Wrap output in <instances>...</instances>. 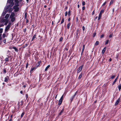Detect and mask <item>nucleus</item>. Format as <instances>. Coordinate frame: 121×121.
I'll return each instance as SVG.
<instances>
[{
	"label": "nucleus",
	"mask_w": 121,
	"mask_h": 121,
	"mask_svg": "<svg viewBox=\"0 0 121 121\" xmlns=\"http://www.w3.org/2000/svg\"><path fill=\"white\" fill-rule=\"evenodd\" d=\"M20 93L21 94H22L23 93L22 91H21L20 92Z\"/></svg>",
	"instance_id": "nucleus-63"
},
{
	"label": "nucleus",
	"mask_w": 121,
	"mask_h": 121,
	"mask_svg": "<svg viewBox=\"0 0 121 121\" xmlns=\"http://www.w3.org/2000/svg\"><path fill=\"white\" fill-rule=\"evenodd\" d=\"M3 71L5 73L6 72V70L5 69H4L3 70Z\"/></svg>",
	"instance_id": "nucleus-57"
},
{
	"label": "nucleus",
	"mask_w": 121,
	"mask_h": 121,
	"mask_svg": "<svg viewBox=\"0 0 121 121\" xmlns=\"http://www.w3.org/2000/svg\"><path fill=\"white\" fill-rule=\"evenodd\" d=\"M64 18H63L62 19V21L61 22V23H63L64 22Z\"/></svg>",
	"instance_id": "nucleus-31"
},
{
	"label": "nucleus",
	"mask_w": 121,
	"mask_h": 121,
	"mask_svg": "<svg viewBox=\"0 0 121 121\" xmlns=\"http://www.w3.org/2000/svg\"><path fill=\"white\" fill-rule=\"evenodd\" d=\"M96 34V33L95 32L93 34V37H94L95 36V35Z\"/></svg>",
	"instance_id": "nucleus-36"
},
{
	"label": "nucleus",
	"mask_w": 121,
	"mask_h": 121,
	"mask_svg": "<svg viewBox=\"0 0 121 121\" xmlns=\"http://www.w3.org/2000/svg\"><path fill=\"white\" fill-rule=\"evenodd\" d=\"M85 9V7L84 6H83L82 8V9L83 10H84Z\"/></svg>",
	"instance_id": "nucleus-58"
},
{
	"label": "nucleus",
	"mask_w": 121,
	"mask_h": 121,
	"mask_svg": "<svg viewBox=\"0 0 121 121\" xmlns=\"http://www.w3.org/2000/svg\"><path fill=\"white\" fill-rule=\"evenodd\" d=\"M106 1L102 5V6H104L105 4L106 3Z\"/></svg>",
	"instance_id": "nucleus-40"
},
{
	"label": "nucleus",
	"mask_w": 121,
	"mask_h": 121,
	"mask_svg": "<svg viewBox=\"0 0 121 121\" xmlns=\"http://www.w3.org/2000/svg\"><path fill=\"white\" fill-rule=\"evenodd\" d=\"M9 78V77L8 76H7L6 77H5L4 78V82H7L8 81V79Z\"/></svg>",
	"instance_id": "nucleus-11"
},
{
	"label": "nucleus",
	"mask_w": 121,
	"mask_h": 121,
	"mask_svg": "<svg viewBox=\"0 0 121 121\" xmlns=\"http://www.w3.org/2000/svg\"><path fill=\"white\" fill-rule=\"evenodd\" d=\"M25 19H27V13H26L25 14Z\"/></svg>",
	"instance_id": "nucleus-25"
},
{
	"label": "nucleus",
	"mask_w": 121,
	"mask_h": 121,
	"mask_svg": "<svg viewBox=\"0 0 121 121\" xmlns=\"http://www.w3.org/2000/svg\"><path fill=\"white\" fill-rule=\"evenodd\" d=\"M15 15L14 13H11L10 15V17H14V16H15Z\"/></svg>",
	"instance_id": "nucleus-13"
},
{
	"label": "nucleus",
	"mask_w": 121,
	"mask_h": 121,
	"mask_svg": "<svg viewBox=\"0 0 121 121\" xmlns=\"http://www.w3.org/2000/svg\"><path fill=\"white\" fill-rule=\"evenodd\" d=\"M10 18L11 19V21L12 22H14L15 20V18L14 17H10Z\"/></svg>",
	"instance_id": "nucleus-17"
},
{
	"label": "nucleus",
	"mask_w": 121,
	"mask_h": 121,
	"mask_svg": "<svg viewBox=\"0 0 121 121\" xmlns=\"http://www.w3.org/2000/svg\"><path fill=\"white\" fill-rule=\"evenodd\" d=\"M82 30H85V27L84 26H83L82 27Z\"/></svg>",
	"instance_id": "nucleus-50"
},
{
	"label": "nucleus",
	"mask_w": 121,
	"mask_h": 121,
	"mask_svg": "<svg viewBox=\"0 0 121 121\" xmlns=\"http://www.w3.org/2000/svg\"><path fill=\"white\" fill-rule=\"evenodd\" d=\"M15 2H19L20 1L19 0H15Z\"/></svg>",
	"instance_id": "nucleus-43"
},
{
	"label": "nucleus",
	"mask_w": 121,
	"mask_h": 121,
	"mask_svg": "<svg viewBox=\"0 0 121 121\" xmlns=\"http://www.w3.org/2000/svg\"><path fill=\"white\" fill-rule=\"evenodd\" d=\"M9 21L7 19L4 18L2 19L1 20V22H5L4 24L5 25H6L8 23Z\"/></svg>",
	"instance_id": "nucleus-2"
},
{
	"label": "nucleus",
	"mask_w": 121,
	"mask_h": 121,
	"mask_svg": "<svg viewBox=\"0 0 121 121\" xmlns=\"http://www.w3.org/2000/svg\"><path fill=\"white\" fill-rule=\"evenodd\" d=\"M26 22L27 23L28 22H29V20L27 19H26Z\"/></svg>",
	"instance_id": "nucleus-61"
},
{
	"label": "nucleus",
	"mask_w": 121,
	"mask_h": 121,
	"mask_svg": "<svg viewBox=\"0 0 121 121\" xmlns=\"http://www.w3.org/2000/svg\"><path fill=\"white\" fill-rule=\"evenodd\" d=\"M99 42L98 41H96L95 43V45H97L99 44Z\"/></svg>",
	"instance_id": "nucleus-26"
},
{
	"label": "nucleus",
	"mask_w": 121,
	"mask_h": 121,
	"mask_svg": "<svg viewBox=\"0 0 121 121\" xmlns=\"http://www.w3.org/2000/svg\"><path fill=\"white\" fill-rule=\"evenodd\" d=\"M36 35L35 34L32 37V41L34 39H35L36 38Z\"/></svg>",
	"instance_id": "nucleus-23"
},
{
	"label": "nucleus",
	"mask_w": 121,
	"mask_h": 121,
	"mask_svg": "<svg viewBox=\"0 0 121 121\" xmlns=\"http://www.w3.org/2000/svg\"><path fill=\"white\" fill-rule=\"evenodd\" d=\"M62 39V38H61L60 39V41H61Z\"/></svg>",
	"instance_id": "nucleus-62"
},
{
	"label": "nucleus",
	"mask_w": 121,
	"mask_h": 121,
	"mask_svg": "<svg viewBox=\"0 0 121 121\" xmlns=\"http://www.w3.org/2000/svg\"><path fill=\"white\" fill-rule=\"evenodd\" d=\"M11 25V23L9 22V23L8 25L7 26L10 27V26Z\"/></svg>",
	"instance_id": "nucleus-41"
},
{
	"label": "nucleus",
	"mask_w": 121,
	"mask_h": 121,
	"mask_svg": "<svg viewBox=\"0 0 121 121\" xmlns=\"http://www.w3.org/2000/svg\"><path fill=\"white\" fill-rule=\"evenodd\" d=\"M14 49H15V50L16 51H17L18 50L15 47H14Z\"/></svg>",
	"instance_id": "nucleus-51"
},
{
	"label": "nucleus",
	"mask_w": 121,
	"mask_h": 121,
	"mask_svg": "<svg viewBox=\"0 0 121 121\" xmlns=\"http://www.w3.org/2000/svg\"><path fill=\"white\" fill-rule=\"evenodd\" d=\"M26 31V28L23 29V31L24 32H25Z\"/></svg>",
	"instance_id": "nucleus-49"
},
{
	"label": "nucleus",
	"mask_w": 121,
	"mask_h": 121,
	"mask_svg": "<svg viewBox=\"0 0 121 121\" xmlns=\"http://www.w3.org/2000/svg\"><path fill=\"white\" fill-rule=\"evenodd\" d=\"M83 66V65L81 66L78 68L77 70V73H79L81 71L82 69Z\"/></svg>",
	"instance_id": "nucleus-6"
},
{
	"label": "nucleus",
	"mask_w": 121,
	"mask_h": 121,
	"mask_svg": "<svg viewBox=\"0 0 121 121\" xmlns=\"http://www.w3.org/2000/svg\"><path fill=\"white\" fill-rule=\"evenodd\" d=\"M115 75H112V76L110 78V79H113V78H114L115 77Z\"/></svg>",
	"instance_id": "nucleus-33"
},
{
	"label": "nucleus",
	"mask_w": 121,
	"mask_h": 121,
	"mask_svg": "<svg viewBox=\"0 0 121 121\" xmlns=\"http://www.w3.org/2000/svg\"><path fill=\"white\" fill-rule=\"evenodd\" d=\"M28 65V63H27L26 65V68H27Z\"/></svg>",
	"instance_id": "nucleus-44"
},
{
	"label": "nucleus",
	"mask_w": 121,
	"mask_h": 121,
	"mask_svg": "<svg viewBox=\"0 0 121 121\" xmlns=\"http://www.w3.org/2000/svg\"><path fill=\"white\" fill-rule=\"evenodd\" d=\"M68 14V13L67 11H66L65 13V16H67Z\"/></svg>",
	"instance_id": "nucleus-42"
},
{
	"label": "nucleus",
	"mask_w": 121,
	"mask_h": 121,
	"mask_svg": "<svg viewBox=\"0 0 121 121\" xmlns=\"http://www.w3.org/2000/svg\"><path fill=\"white\" fill-rule=\"evenodd\" d=\"M104 10L102 9L100 11L99 14V17L98 18V20H99L100 19L101 17L102 16V14L104 12Z\"/></svg>",
	"instance_id": "nucleus-3"
},
{
	"label": "nucleus",
	"mask_w": 121,
	"mask_h": 121,
	"mask_svg": "<svg viewBox=\"0 0 121 121\" xmlns=\"http://www.w3.org/2000/svg\"><path fill=\"white\" fill-rule=\"evenodd\" d=\"M106 48L105 47L102 50V53L103 54H104V53L105 52V51L106 50Z\"/></svg>",
	"instance_id": "nucleus-14"
},
{
	"label": "nucleus",
	"mask_w": 121,
	"mask_h": 121,
	"mask_svg": "<svg viewBox=\"0 0 121 121\" xmlns=\"http://www.w3.org/2000/svg\"><path fill=\"white\" fill-rule=\"evenodd\" d=\"M13 8L14 9V11L15 12H18L19 10V7L16 6H14L13 7Z\"/></svg>",
	"instance_id": "nucleus-4"
},
{
	"label": "nucleus",
	"mask_w": 121,
	"mask_h": 121,
	"mask_svg": "<svg viewBox=\"0 0 121 121\" xmlns=\"http://www.w3.org/2000/svg\"><path fill=\"white\" fill-rule=\"evenodd\" d=\"M94 13H95V12H94V11L92 12V15H93L94 14Z\"/></svg>",
	"instance_id": "nucleus-60"
},
{
	"label": "nucleus",
	"mask_w": 121,
	"mask_h": 121,
	"mask_svg": "<svg viewBox=\"0 0 121 121\" xmlns=\"http://www.w3.org/2000/svg\"><path fill=\"white\" fill-rule=\"evenodd\" d=\"M10 28V27L7 26L5 28V33L6 31H7Z\"/></svg>",
	"instance_id": "nucleus-10"
},
{
	"label": "nucleus",
	"mask_w": 121,
	"mask_h": 121,
	"mask_svg": "<svg viewBox=\"0 0 121 121\" xmlns=\"http://www.w3.org/2000/svg\"><path fill=\"white\" fill-rule=\"evenodd\" d=\"M16 3H15V6H17V7H18V6H19V2H15Z\"/></svg>",
	"instance_id": "nucleus-21"
},
{
	"label": "nucleus",
	"mask_w": 121,
	"mask_h": 121,
	"mask_svg": "<svg viewBox=\"0 0 121 121\" xmlns=\"http://www.w3.org/2000/svg\"><path fill=\"white\" fill-rule=\"evenodd\" d=\"M109 41V40H107L105 43V44H108Z\"/></svg>",
	"instance_id": "nucleus-29"
},
{
	"label": "nucleus",
	"mask_w": 121,
	"mask_h": 121,
	"mask_svg": "<svg viewBox=\"0 0 121 121\" xmlns=\"http://www.w3.org/2000/svg\"><path fill=\"white\" fill-rule=\"evenodd\" d=\"M68 15L69 16L70 15V10L69 11L68 13Z\"/></svg>",
	"instance_id": "nucleus-34"
},
{
	"label": "nucleus",
	"mask_w": 121,
	"mask_h": 121,
	"mask_svg": "<svg viewBox=\"0 0 121 121\" xmlns=\"http://www.w3.org/2000/svg\"><path fill=\"white\" fill-rule=\"evenodd\" d=\"M24 114H25V113L24 112H23L22 113V114L21 115V117H20L21 118H22V117H23Z\"/></svg>",
	"instance_id": "nucleus-27"
},
{
	"label": "nucleus",
	"mask_w": 121,
	"mask_h": 121,
	"mask_svg": "<svg viewBox=\"0 0 121 121\" xmlns=\"http://www.w3.org/2000/svg\"><path fill=\"white\" fill-rule=\"evenodd\" d=\"M9 14H6V15L5 16V18L6 19H7L9 17Z\"/></svg>",
	"instance_id": "nucleus-15"
},
{
	"label": "nucleus",
	"mask_w": 121,
	"mask_h": 121,
	"mask_svg": "<svg viewBox=\"0 0 121 121\" xmlns=\"http://www.w3.org/2000/svg\"><path fill=\"white\" fill-rule=\"evenodd\" d=\"M82 5H85V2L84 1H83L82 2Z\"/></svg>",
	"instance_id": "nucleus-39"
},
{
	"label": "nucleus",
	"mask_w": 121,
	"mask_h": 121,
	"mask_svg": "<svg viewBox=\"0 0 121 121\" xmlns=\"http://www.w3.org/2000/svg\"><path fill=\"white\" fill-rule=\"evenodd\" d=\"M63 111H64V110L63 109L60 112L59 114L58 115H60L63 112Z\"/></svg>",
	"instance_id": "nucleus-24"
},
{
	"label": "nucleus",
	"mask_w": 121,
	"mask_h": 121,
	"mask_svg": "<svg viewBox=\"0 0 121 121\" xmlns=\"http://www.w3.org/2000/svg\"><path fill=\"white\" fill-rule=\"evenodd\" d=\"M50 67V65H48L45 68V71H46Z\"/></svg>",
	"instance_id": "nucleus-18"
},
{
	"label": "nucleus",
	"mask_w": 121,
	"mask_h": 121,
	"mask_svg": "<svg viewBox=\"0 0 121 121\" xmlns=\"http://www.w3.org/2000/svg\"><path fill=\"white\" fill-rule=\"evenodd\" d=\"M12 7L11 5H8L5 8V10L7 12L10 13L13 10L12 8H11Z\"/></svg>",
	"instance_id": "nucleus-1"
},
{
	"label": "nucleus",
	"mask_w": 121,
	"mask_h": 121,
	"mask_svg": "<svg viewBox=\"0 0 121 121\" xmlns=\"http://www.w3.org/2000/svg\"><path fill=\"white\" fill-rule=\"evenodd\" d=\"M3 29L2 28L0 29V33H2L3 32Z\"/></svg>",
	"instance_id": "nucleus-32"
},
{
	"label": "nucleus",
	"mask_w": 121,
	"mask_h": 121,
	"mask_svg": "<svg viewBox=\"0 0 121 121\" xmlns=\"http://www.w3.org/2000/svg\"><path fill=\"white\" fill-rule=\"evenodd\" d=\"M70 23H69L67 24V28L68 29H69V28L70 26Z\"/></svg>",
	"instance_id": "nucleus-22"
},
{
	"label": "nucleus",
	"mask_w": 121,
	"mask_h": 121,
	"mask_svg": "<svg viewBox=\"0 0 121 121\" xmlns=\"http://www.w3.org/2000/svg\"><path fill=\"white\" fill-rule=\"evenodd\" d=\"M118 86L119 90L120 91L121 89V84H119Z\"/></svg>",
	"instance_id": "nucleus-20"
},
{
	"label": "nucleus",
	"mask_w": 121,
	"mask_h": 121,
	"mask_svg": "<svg viewBox=\"0 0 121 121\" xmlns=\"http://www.w3.org/2000/svg\"><path fill=\"white\" fill-rule=\"evenodd\" d=\"M63 95H62V96H61V97L60 98V99H62L63 100Z\"/></svg>",
	"instance_id": "nucleus-47"
},
{
	"label": "nucleus",
	"mask_w": 121,
	"mask_h": 121,
	"mask_svg": "<svg viewBox=\"0 0 121 121\" xmlns=\"http://www.w3.org/2000/svg\"><path fill=\"white\" fill-rule=\"evenodd\" d=\"M28 44H26L25 46H24V47H26L27 46Z\"/></svg>",
	"instance_id": "nucleus-56"
},
{
	"label": "nucleus",
	"mask_w": 121,
	"mask_h": 121,
	"mask_svg": "<svg viewBox=\"0 0 121 121\" xmlns=\"http://www.w3.org/2000/svg\"><path fill=\"white\" fill-rule=\"evenodd\" d=\"M113 2V0H111V1L109 5H111V4Z\"/></svg>",
	"instance_id": "nucleus-30"
},
{
	"label": "nucleus",
	"mask_w": 121,
	"mask_h": 121,
	"mask_svg": "<svg viewBox=\"0 0 121 121\" xmlns=\"http://www.w3.org/2000/svg\"><path fill=\"white\" fill-rule=\"evenodd\" d=\"M82 74H81L79 75V76L78 77V79H80L82 77Z\"/></svg>",
	"instance_id": "nucleus-28"
},
{
	"label": "nucleus",
	"mask_w": 121,
	"mask_h": 121,
	"mask_svg": "<svg viewBox=\"0 0 121 121\" xmlns=\"http://www.w3.org/2000/svg\"><path fill=\"white\" fill-rule=\"evenodd\" d=\"M112 35H113V34H111L109 35V37L110 38H111L112 37Z\"/></svg>",
	"instance_id": "nucleus-37"
},
{
	"label": "nucleus",
	"mask_w": 121,
	"mask_h": 121,
	"mask_svg": "<svg viewBox=\"0 0 121 121\" xmlns=\"http://www.w3.org/2000/svg\"><path fill=\"white\" fill-rule=\"evenodd\" d=\"M78 33H77L76 34V35H75V36L77 37V38H78Z\"/></svg>",
	"instance_id": "nucleus-54"
},
{
	"label": "nucleus",
	"mask_w": 121,
	"mask_h": 121,
	"mask_svg": "<svg viewBox=\"0 0 121 121\" xmlns=\"http://www.w3.org/2000/svg\"><path fill=\"white\" fill-rule=\"evenodd\" d=\"M118 75L117 76L116 78L115 79L114 81L113 82V83H112V85H113L117 81V79H118Z\"/></svg>",
	"instance_id": "nucleus-9"
},
{
	"label": "nucleus",
	"mask_w": 121,
	"mask_h": 121,
	"mask_svg": "<svg viewBox=\"0 0 121 121\" xmlns=\"http://www.w3.org/2000/svg\"><path fill=\"white\" fill-rule=\"evenodd\" d=\"M79 30L78 29H77V33H79Z\"/></svg>",
	"instance_id": "nucleus-46"
},
{
	"label": "nucleus",
	"mask_w": 121,
	"mask_h": 121,
	"mask_svg": "<svg viewBox=\"0 0 121 121\" xmlns=\"http://www.w3.org/2000/svg\"><path fill=\"white\" fill-rule=\"evenodd\" d=\"M7 12L5 10V11H4L2 13V15L3 16H4L5 15V14H6V13Z\"/></svg>",
	"instance_id": "nucleus-16"
},
{
	"label": "nucleus",
	"mask_w": 121,
	"mask_h": 121,
	"mask_svg": "<svg viewBox=\"0 0 121 121\" xmlns=\"http://www.w3.org/2000/svg\"><path fill=\"white\" fill-rule=\"evenodd\" d=\"M6 39H5L4 40H3V42L4 43H6Z\"/></svg>",
	"instance_id": "nucleus-52"
},
{
	"label": "nucleus",
	"mask_w": 121,
	"mask_h": 121,
	"mask_svg": "<svg viewBox=\"0 0 121 121\" xmlns=\"http://www.w3.org/2000/svg\"><path fill=\"white\" fill-rule=\"evenodd\" d=\"M8 35V34L7 35H6V34L5 33H4L3 35V38H4L5 37H6Z\"/></svg>",
	"instance_id": "nucleus-19"
},
{
	"label": "nucleus",
	"mask_w": 121,
	"mask_h": 121,
	"mask_svg": "<svg viewBox=\"0 0 121 121\" xmlns=\"http://www.w3.org/2000/svg\"><path fill=\"white\" fill-rule=\"evenodd\" d=\"M37 68V67H33L32 68H31L30 70V73H32L33 72V71L34 69H36Z\"/></svg>",
	"instance_id": "nucleus-7"
},
{
	"label": "nucleus",
	"mask_w": 121,
	"mask_h": 121,
	"mask_svg": "<svg viewBox=\"0 0 121 121\" xmlns=\"http://www.w3.org/2000/svg\"><path fill=\"white\" fill-rule=\"evenodd\" d=\"M85 45H83L82 46V49H85Z\"/></svg>",
	"instance_id": "nucleus-48"
},
{
	"label": "nucleus",
	"mask_w": 121,
	"mask_h": 121,
	"mask_svg": "<svg viewBox=\"0 0 121 121\" xmlns=\"http://www.w3.org/2000/svg\"><path fill=\"white\" fill-rule=\"evenodd\" d=\"M104 36V35H101L100 37V38H101L103 37Z\"/></svg>",
	"instance_id": "nucleus-45"
},
{
	"label": "nucleus",
	"mask_w": 121,
	"mask_h": 121,
	"mask_svg": "<svg viewBox=\"0 0 121 121\" xmlns=\"http://www.w3.org/2000/svg\"><path fill=\"white\" fill-rule=\"evenodd\" d=\"M63 100V99H60L59 100V101L62 102Z\"/></svg>",
	"instance_id": "nucleus-55"
},
{
	"label": "nucleus",
	"mask_w": 121,
	"mask_h": 121,
	"mask_svg": "<svg viewBox=\"0 0 121 121\" xmlns=\"http://www.w3.org/2000/svg\"><path fill=\"white\" fill-rule=\"evenodd\" d=\"M62 103V102L59 101L58 104L59 105H60Z\"/></svg>",
	"instance_id": "nucleus-38"
},
{
	"label": "nucleus",
	"mask_w": 121,
	"mask_h": 121,
	"mask_svg": "<svg viewBox=\"0 0 121 121\" xmlns=\"http://www.w3.org/2000/svg\"><path fill=\"white\" fill-rule=\"evenodd\" d=\"M120 99L119 98L118 99H117V101L115 103V106L117 105L119 103L120 101Z\"/></svg>",
	"instance_id": "nucleus-12"
},
{
	"label": "nucleus",
	"mask_w": 121,
	"mask_h": 121,
	"mask_svg": "<svg viewBox=\"0 0 121 121\" xmlns=\"http://www.w3.org/2000/svg\"><path fill=\"white\" fill-rule=\"evenodd\" d=\"M13 0H8V2L9 3H11L10 5L12 6L14 4V3H13Z\"/></svg>",
	"instance_id": "nucleus-5"
},
{
	"label": "nucleus",
	"mask_w": 121,
	"mask_h": 121,
	"mask_svg": "<svg viewBox=\"0 0 121 121\" xmlns=\"http://www.w3.org/2000/svg\"><path fill=\"white\" fill-rule=\"evenodd\" d=\"M77 91H76V92L75 93V94H74V95L71 97V98L70 99V100L71 101H72L73 100L74 96L76 95V94H77Z\"/></svg>",
	"instance_id": "nucleus-8"
},
{
	"label": "nucleus",
	"mask_w": 121,
	"mask_h": 121,
	"mask_svg": "<svg viewBox=\"0 0 121 121\" xmlns=\"http://www.w3.org/2000/svg\"><path fill=\"white\" fill-rule=\"evenodd\" d=\"M70 18L69 17V19H68V21H69L70 20Z\"/></svg>",
	"instance_id": "nucleus-64"
},
{
	"label": "nucleus",
	"mask_w": 121,
	"mask_h": 121,
	"mask_svg": "<svg viewBox=\"0 0 121 121\" xmlns=\"http://www.w3.org/2000/svg\"><path fill=\"white\" fill-rule=\"evenodd\" d=\"M1 35L0 34V40L2 39Z\"/></svg>",
	"instance_id": "nucleus-53"
},
{
	"label": "nucleus",
	"mask_w": 121,
	"mask_h": 121,
	"mask_svg": "<svg viewBox=\"0 0 121 121\" xmlns=\"http://www.w3.org/2000/svg\"><path fill=\"white\" fill-rule=\"evenodd\" d=\"M26 98H27L28 97V94H26Z\"/></svg>",
	"instance_id": "nucleus-59"
},
{
	"label": "nucleus",
	"mask_w": 121,
	"mask_h": 121,
	"mask_svg": "<svg viewBox=\"0 0 121 121\" xmlns=\"http://www.w3.org/2000/svg\"><path fill=\"white\" fill-rule=\"evenodd\" d=\"M5 60L6 61H9V58H6L5 59Z\"/></svg>",
	"instance_id": "nucleus-35"
}]
</instances>
